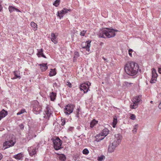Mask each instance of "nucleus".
<instances>
[{"mask_svg": "<svg viewBox=\"0 0 161 161\" xmlns=\"http://www.w3.org/2000/svg\"><path fill=\"white\" fill-rule=\"evenodd\" d=\"M139 69V66L138 64L133 62H128L125 67L126 73L128 75L131 76L136 75Z\"/></svg>", "mask_w": 161, "mask_h": 161, "instance_id": "f257e3e1", "label": "nucleus"}, {"mask_svg": "<svg viewBox=\"0 0 161 161\" xmlns=\"http://www.w3.org/2000/svg\"><path fill=\"white\" fill-rule=\"evenodd\" d=\"M122 136L120 134H115L114 137L110 141L108 149V151L109 153L114 152L116 147L120 144L122 140Z\"/></svg>", "mask_w": 161, "mask_h": 161, "instance_id": "f03ea898", "label": "nucleus"}, {"mask_svg": "<svg viewBox=\"0 0 161 161\" xmlns=\"http://www.w3.org/2000/svg\"><path fill=\"white\" fill-rule=\"evenodd\" d=\"M106 31L104 33L105 36L108 38L114 36L115 35V32L118 31L117 30L112 29L106 28Z\"/></svg>", "mask_w": 161, "mask_h": 161, "instance_id": "7ed1b4c3", "label": "nucleus"}, {"mask_svg": "<svg viewBox=\"0 0 161 161\" xmlns=\"http://www.w3.org/2000/svg\"><path fill=\"white\" fill-rule=\"evenodd\" d=\"M33 110L34 112L36 114L40 113L42 110V108L38 105V103L37 101H34L33 102Z\"/></svg>", "mask_w": 161, "mask_h": 161, "instance_id": "20e7f679", "label": "nucleus"}, {"mask_svg": "<svg viewBox=\"0 0 161 161\" xmlns=\"http://www.w3.org/2000/svg\"><path fill=\"white\" fill-rule=\"evenodd\" d=\"M62 142L59 138H57L53 141L54 147L56 150H58L61 148Z\"/></svg>", "mask_w": 161, "mask_h": 161, "instance_id": "39448f33", "label": "nucleus"}, {"mask_svg": "<svg viewBox=\"0 0 161 161\" xmlns=\"http://www.w3.org/2000/svg\"><path fill=\"white\" fill-rule=\"evenodd\" d=\"M74 106L72 104H68L65 108V113L66 114H69L73 110Z\"/></svg>", "mask_w": 161, "mask_h": 161, "instance_id": "423d86ee", "label": "nucleus"}, {"mask_svg": "<svg viewBox=\"0 0 161 161\" xmlns=\"http://www.w3.org/2000/svg\"><path fill=\"white\" fill-rule=\"evenodd\" d=\"M70 9H68L66 8H64L62 10L58 12V16L60 19H61L63 15L68 13V11H70Z\"/></svg>", "mask_w": 161, "mask_h": 161, "instance_id": "0eeeda50", "label": "nucleus"}, {"mask_svg": "<svg viewBox=\"0 0 161 161\" xmlns=\"http://www.w3.org/2000/svg\"><path fill=\"white\" fill-rule=\"evenodd\" d=\"M52 111L49 107H47L45 111V114L43 116L44 118H46L47 119H48L50 116L51 114Z\"/></svg>", "mask_w": 161, "mask_h": 161, "instance_id": "6e6552de", "label": "nucleus"}, {"mask_svg": "<svg viewBox=\"0 0 161 161\" xmlns=\"http://www.w3.org/2000/svg\"><path fill=\"white\" fill-rule=\"evenodd\" d=\"M57 33H51V36L50 37V38L51 39V41L55 44H56L57 43Z\"/></svg>", "mask_w": 161, "mask_h": 161, "instance_id": "1a4fd4ad", "label": "nucleus"}, {"mask_svg": "<svg viewBox=\"0 0 161 161\" xmlns=\"http://www.w3.org/2000/svg\"><path fill=\"white\" fill-rule=\"evenodd\" d=\"M28 150L31 156H32L36 154V149L33 147H29L28 148Z\"/></svg>", "mask_w": 161, "mask_h": 161, "instance_id": "9d476101", "label": "nucleus"}, {"mask_svg": "<svg viewBox=\"0 0 161 161\" xmlns=\"http://www.w3.org/2000/svg\"><path fill=\"white\" fill-rule=\"evenodd\" d=\"M80 88L81 91H83L84 93L87 92L89 90V89L87 88V86H86V83H84L80 85Z\"/></svg>", "mask_w": 161, "mask_h": 161, "instance_id": "9b49d317", "label": "nucleus"}, {"mask_svg": "<svg viewBox=\"0 0 161 161\" xmlns=\"http://www.w3.org/2000/svg\"><path fill=\"white\" fill-rule=\"evenodd\" d=\"M8 114V112L4 109H3L0 112V120L3 118L4 117Z\"/></svg>", "mask_w": 161, "mask_h": 161, "instance_id": "f8f14e48", "label": "nucleus"}, {"mask_svg": "<svg viewBox=\"0 0 161 161\" xmlns=\"http://www.w3.org/2000/svg\"><path fill=\"white\" fill-rule=\"evenodd\" d=\"M47 64H39L40 68L42 71H44L47 69Z\"/></svg>", "mask_w": 161, "mask_h": 161, "instance_id": "ddd939ff", "label": "nucleus"}, {"mask_svg": "<svg viewBox=\"0 0 161 161\" xmlns=\"http://www.w3.org/2000/svg\"><path fill=\"white\" fill-rule=\"evenodd\" d=\"M105 31H106V30L99 31L98 34L99 37H100L105 38L106 36H105V34H104V33Z\"/></svg>", "mask_w": 161, "mask_h": 161, "instance_id": "4468645a", "label": "nucleus"}, {"mask_svg": "<svg viewBox=\"0 0 161 161\" xmlns=\"http://www.w3.org/2000/svg\"><path fill=\"white\" fill-rule=\"evenodd\" d=\"M8 9L10 13H11L15 10L17 12H20V11L19 9L12 6H9L8 7Z\"/></svg>", "mask_w": 161, "mask_h": 161, "instance_id": "2eb2a0df", "label": "nucleus"}, {"mask_svg": "<svg viewBox=\"0 0 161 161\" xmlns=\"http://www.w3.org/2000/svg\"><path fill=\"white\" fill-rule=\"evenodd\" d=\"M108 129H106L103 130L102 133L100 134L102 136H106L108 134Z\"/></svg>", "mask_w": 161, "mask_h": 161, "instance_id": "dca6fc26", "label": "nucleus"}, {"mask_svg": "<svg viewBox=\"0 0 161 161\" xmlns=\"http://www.w3.org/2000/svg\"><path fill=\"white\" fill-rule=\"evenodd\" d=\"M141 96V95H139L138 96L136 97H134L132 100V102H136V103H138L141 100L140 97Z\"/></svg>", "mask_w": 161, "mask_h": 161, "instance_id": "f3484780", "label": "nucleus"}, {"mask_svg": "<svg viewBox=\"0 0 161 161\" xmlns=\"http://www.w3.org/2000/svg\"><path fill=\"white\" fill-rule=\"evenodd\" d=\"M56 96V93L53 92L51 93L50 97L51 101H53L55 99Z\"/></svg>", "mask_w": 161, "mask_h": 161, "instance_id": "a211bd4d", "label": "nucleus"}, {"mask_svg": "<svg viewBox=\"0 0 161 161\" xmlns=\"http://www.w3.org/2000/svg\"><path fill=\"white\" fill-rule=\"evenodd\" d=\"M104 137H105L104 136L103 137H102V136H101L100 134L97 135L96 137V141L97 142H99L101 140H103Z\"/></svg>", "mask_w": 161, "mask_h": 161, "instance_id": "6ab92c4d", "label": "nucleus"}, {"mask_svg": "<svg viewBox=\"0 0 161 161\" xmlns=\"http://www.w3.org/2000/svg\"><path fill=\"white\" fill-rule=\"evenodd\" d=\"M152 72V76L157 78L158 76V75L156 72V69L154 68H153Z\"/></svg>", "mask_w": 161, "mask_h": 161, "instance_id": "aec40b11", "label": "nucleus"}, {"mask_svg": "<svg viewBox=\"0 0 161 161\" xmlns=\"http://www.w3.org/2000/svg\"><path fill=\"white\" fill-rule=\"evenodd\" d=\"M22 155L21 153H19L14 156L13 157L16 159L20 160L22 157Z\"/></svg>", "mask_w": 161, "mask_h": 161, "instance_id": "412c9836", "label": "nucleus"}, {"mask_svg": "<svg viewBox=\"0 0 161 161\" xmlns=\"http://www.w3.org/2000/svg\"><path fill=\"white\" fill-rule=\"evenodd\" d=\"M133 104H132L130 105V108L131 109H135L138 107V103L136 102H132Z\"/></svg>", "mask_w": 161, "mask_h": 161, "instance_id": "4be33fe9", "label": "nucleus"}, {"mask_svg": "<svg viewBox=\"0 0 161 161\" xmlns=\"http://www.w3.org/2000/svg\"><path fill=\"white\" fill-rule=\"evenodd\" d=\"M59 158L61 161H65L66 160V157L64 154H60L59 156Z\"/></svg>", "mask_w": 161, "mask_h": 161, "instance_id": "5701e85b", "label": "nucleus"}, {"mask_svg": "<svg viewBox=\"0 0 161 161\" xmlns=\"http://www.w3.org/2000/svg\"><path fill=\"white\" fill-rule=\"evenodd\" d=\"M91 41L88 42L87 41V43L85 45V46L83 48L86 49V51H89V48L90 47L91 44L90 43Z\"/></svg>", "mask_w": 161, "mask_h": 161, "instance_id": "b1692460", "label": "nucleus"}, {"mask_svg": "<svg viewBox=\"0 0 161 161\" xmlns=\"http://www.w3.org/2000/svg\"><path fill=\"white\" fill-rule=\"evenodd\" d=\"M56 74V72L55 71V69H51L49 74V75L50 76H52L55 75Z\"/></svg>", "mask_w": 161, "mask_h": 161, "instance_id": "393cba45", "label": "nucleus"}, {"mask_svg": "<svg viewBox=\"0 0 161 161\" xmlns=\"http://www.w3.org/2000/svg\"><path fill=\"white\" fill-rule=\"evenodd\" d=\"M97 123V121L95 119H93L90 123V127L91 128L93 127Z\"/></svg>", "mask_w": 161, "mask_h": 161, "instance_id": "a878e982", "label": "nucleus"}, {"mask_svg": "<svg viewBox=\"0 0 161 161\" xmlns=\"http://www.w3.org/2000/svg\"><path fill=\"white\" fill-rule=\"evenodd\" d=\"M31 26L33 28V30L35 31L37 30V25L34 22H32L31 23Z\"/></svg>", "mask_w": 161, "mask_h": 161, "instance_id": "bb28decb", "label": "nucleus"}, {"mask_svg": "<svg viewBox=\"0 0 161 161\" xmlns=\"http://www.w3.org/2000/svg\"><path fill=\"white\" fill-rule=\"evenodd\" d=\"M43 50L42 49H41L39 50H38V53H37V54L38 56V57H40L43 54Z\"/></svg>", "mask_w": 161, "mask_h": 161, "instance_id": "cd10ccee", "label": "nucleus"}, {"mask_svg": "<svg viewBox=\"0 0 161 161\" xmlns=\"http://www.w3.org/2000/svg\"><path fill=\"white\" fill-rule=\"evenodd\" d=\"M117 119L116 118H114V120L113 121V127L114 128L115 127V125H116L117 123Z\"/></svg>", "mask_w": 161, "mask_h": 161, "instance_id": "c85d7f7f", "label": "nucleus"}, {"mask_svg": "<svg viewBox=\"0 0 161 161\" xmlns=\"http://www.w3.org/2000/svg\"><path fill=\"white\" fill-rule=\"evenodd\" d=\"M60 1V0H56L53 3V5L56 7H57L59 5Z\"/></svg>", "mask_w": 161, "mask_h": 161, "instance_id": "c756f323", "label": "nucleus"}, {"mask_svg": "<svg viewBox=\"0 0 161 161\" xmlns=\"http://www.w3.org/2000/svg\"><path fill=\"white\" fill-rule=\"evenodd\" d=\"M10 142L8 141H7L4 143V146H7V147H5L6 148H8L11 146V145L9 144Z\"/></svg>", "mask_w": 161, "mask_h": 161, "instance_id": "7c9ffc66", "label": "nucleus"}, {"mask_svg": "<svg viewBox=\"0 0 161 161\" xmlns=\"http://www.w3.org/2000/svg\"><path fill=\"white\" fill-rule=\"evenodd\" d=\"M82 153L83 154L87 155L89 153V151L87 149L85 148L83 150Z\"/></svg>", "mask_w": 161, "mask_h": 161, "instance_id": "2f4dec72", "label": "nucleus"}, {"mask_svg": "<svg viewBox=\"0 0 161 161\" xmlns=\"http://www.w3.org/2000/svg\"><path fill=\"white\" fill-rule=\"evenodd\" d=\"M157 78H154L152 76L151 80L150 81V82L151 83H154L156 81Z\"/></svg>", "mask_w": 161, "mask_h": 161, "instance_id": "473e14b6", "label": "nucleus"}, {"mask_svg": "<svg viewBox=\"0 0 161 161\" xmlns=\"http://www.w3.org/2000/svg\"><path fill=\"white\" fill-rule=\"evenodd\" d=\"M125 84L126 86L128 87H130L132 86V85L133 84V83H129L127 82H125Z\"/></svg>", "mask_w": 161, "mask_h": 161, "instance_id": "72a5a7b5", "label": "nucleus"}, {"mask_svg": "<svg viewBox=\"0 0 161 161\" xmlns=\"http://www.w3.org/2000/svg\"><path fill=\"white\" fill-rule=\"evenodd\" d=\"M138 126V125H135L134 127V128L133 130L132 131L134 133H135L136 132L137 130V128Z\"/></svg>", "mask_w": 161, "mask_h": 161, "instance_id": "f704fd0d", "label": "nucleus"}, {"mask_svg": "<svg viewBox=\"0 0 161 161\" xmlns=\"http://www.w3.org/2000/svg\"><path fill=\"white\" fill-rule=\"evenodd\" d=\"M14 75L15 76V77H16V78H18L19 79H20V77L18 75V71H14Z\"/></svg>", "mask_w": 161, "mask_h": 161, "instance_id": "c9c22d12", "label": "nucleus"}, {"mask_svg": "<svg viewBox=\"0 0 161 161\" xmlns=\"http://www.w3.org/2000/svg\"><path fill=\"white\" fill-rule=\"evenodd\" d=\"M25 109H22L21 110H20L19 112H18L17 114V115H20L21 114H22L23 113H24V112H25Z\"/></svg>", "mask_w": 161, "mask_h": 161, "instance_id": "e433bc0d", "label": "nucleus"}, {"mask_svg": "<svg viewBox=\"0 0 161 161\" xmlns=\"http://www.w3.org/2000/svg\"><path fill=\"white\" fill-rule=\"evenodd\" d=\"M104 157H105L103 155L101 156L100 157H98L97 160L98 161H101L103 160V158Z\"/></svg>", "mask_w": 161, "mask_h": 161, "instance_id": "4c0bfd02", "label": "nucleus"}, {"mask_svg": "<svg viewBox=\"0 0 161 161\" xmlns=\"http://www.w3.org/2000/svg\"><path fill=\"white\" fill-rule=\"evenodd\" d=\"M130 118L131 119L135 120L136 119V116L134 114H131L130 115Z\"/></svg>", "mask_w": 161, "mask_h": 161, "instance_id": "58836bf2", "label": "nucleus"}, {"mask_svg": "<svg viewBox=\"0 0 161 161\" xmlns=\"http://www.w3.org/2000/svg\"><path fill=\"white\" fill-rule=\"evenodd\" d=\"M133 50L132 49H130L128 50L129 54V55L131 57H132V54L131 53L132 52H133Z\"/></svg>", "mask_w": 161, "mask_h": 161, "instance_id": "ea45409f", "label": "nucleus"}, {"mask_svg": "<svg viewBox=\"0 0 161 161\" xmlns=\"http://www.w3.org/2000/svg\"><path fill=\"white\" fill-rule=\"evenodd\" d=\"M86 31L83 30L80 33V35L81 36H84L85 35V34H86Z\"/></svg>", "mask_w": 161, "mask_h": 161, "instance_id": "a19ab883", "label": "nucleus"}, {"mask_svg": "<svg viewBox=\"0 0 161 161\" xmlns=\"http://www.w3.org/2000/svg\"><path fill=\"white\" fill-rule=\"evenodd\" d=\"M79 56V53L77 52H75V56L74 58H77Z\"/></svg>", "mask_w": 161, "mask_h": 161, "instance_id": "79ce46f5", "label": "nucleus"}, {"mask_svg": "<svg viewBox=\"0 0 161 161\" xmlns=\"http://www.w3.org/2000/svg\"><path fill=\"white\" fill-rule=\"evenodd\" d=\"M8 142H10L9 144L11 145V146H12L14 144L15 142L12 140H10L8 141Z\"/></svg>", "mask_w": 161, "mask_h": 161, "instance_id": "37998d69", "label": "nucleus"}, {"mask_svg": "<svg viewBox=\"0 0 161 161\" xmlns=\"http://www.w3.org/2000/svg\"><path fill=\"white\" fill-rule=\"evenodd\" d=\"M61 120L62 122L61 125H64L65 123V119H61Z\"/></svg>", "mask_w": 161, "mask_h": 161, "instance_id": "c03bdc74", "label": "nucleus"}, {"mask_svg": "<svg viewBox=\"0 0 161 161\" xmlns=\"http://www.w3.org/2000/svg\"><path fill=\"white\" fill-rule=\"evenodd\" d=\"M86 85H87V87H88V89H89V86L91 85V83L89 82H86Z\"/></svg>", "mask_w": 161, "mask_h": 161, "instance_id": "a18cd8bd", "label": "nucleus"}, {"mask_svg": "<svg viewBox=\"0 0 161 161\" xmlns=\"http://www.w3.org/2000/svg\"><path fill=\"white\" fill-rule=\"evenodd\" d=\"M67 85L69 87H71L72 86V85L69 82L67 81Z\"/></svg>", "mask_w": 161, "mask_h": 161, "instance_id": "49530a36", "label": "nucleus"}, {"mask_svg": "<svg viewBox=\"0 0 161 161\" xmlns=\"http://www.w3.org/2000/svg\"><path fill=\"white\" fill-rule=\"evenodd\" d=\"M77 110H78V111H77V114L76 115V117H79V109L78 108L77 109Z\"/></svg>", "mask_w": 161, "mask_h": 161, "instance_id": "de8ad7c7", "label": "nucleus"}, {"mask_svg": "<svg viewBox=\"0 0 161 161\" xmlns=\"http://www.w3.org/2000/svg\"><path fill=\"white\" fill-rule=\"evenodd\" d=\"M158 71L160 74H161V67L158 68Z\"/></svg>", "mask_w": 161, "mask_h": 161, "instance_id": "09e8293b", "label": "nucleus"}, {"mask_svg": "<svg viewBox=\"0 0 161 161\" xmlns=\"http://www.w3.org/2000/svg\"><path fill=\"white\" fill-rule=\"evenodd\" d=\"M3 158V155H2V154L0 153V160H1L2 158Z\"/></svg>", "mask_w": 161, "mask_h": 161, "instance_id": "8fccbe9b", "label": "nucleus"}, {"mask_svg": "<svg viewBox=\"0 0 161 161\" xmlns=\"http://www.w3.org/2000/svg\"><path fill=\"white\" fill-rule=\"evenodd\" d=\"M2 8H3L2 5L1 4H0V12L1 11Z\"/></svg>", "mask_w": 161, "mask_h": 161, "instance_id": "3c124183", "label": "nucleus"}, {"mask_svg": "<svg viewBox=\"0 0 161 161\" xmlns=\"http://www.w3.org/2000/svg\"><path fill=\"white\" fill-rule=\"evenodd\" d=\"M158 107L159 108H161V102L159 103V104L158 106Z\"/></svg>", "mask_w": 161, "mask_h": 161, "instance_id": "603ef678", "label": "nucleus"}, {"mask_svg": "<svg viewBox=\"0 0 161 161\" xmlns=\"http://www.w3.org/2000/svg\"><path fill=\"white\" fill-rule=\"evenodd\" d=\"M42 57H43V58H46V56L43 54H42V55L41 56Z\"/></svg>", "mask_w": 161, "mask_h": 161, "instance_id": "864d4df0", "label": "nucleus"}, {"mask_svg": "<svg viewBox=\"0 0 161 161\" xmlns=\"http://www.w3.org/2000/svg\"><path fill=\"white\" fill-rule=\"evenodd\" d=\"M20 126H21V127H22V129H23V128H24V126H23V125H20ZM21 129H22V128H21Z\"/></svg>", "mask_w": 161, "mask_h": 161, "instance_id": "5fc2aeb1", "label": "nucleus"}, {"mask_svg": "<svg viewBox=\"0 0 161 161\" xmlns=\"http://www.w3.org/2000/svg\"><path fill=\"white\" fill-rule=\"evenodd\" d=\"M16 78V77L15 76V77H14L13 78H12V79H16V78Z\"/></svg>", "mask_w": 161, "mask_h": 161, "instance_id": "6e6d98bb", "label": "nucleus"}, {"mask_svg": "<svg viewBox=\"0 0 161 161\" xmlns=\"http://www.w3.org/2000/svg\"><path fill=\"white\" fill-rule=\"evenodd\" d=\"M103 44V42H101V43H100V45H102Z\"/></svg>", "mask_w": 161, "mask_h": 161, "instance_id": "4d7b16f0", "label": "nucleus"}, {"mask_svg": "<svg viewBox=\"0 0 161 161\" xmlns=\"http://www.w3.org/2000/svg\"><path fill=\"white\" fill-rule=\"evenodd\" d=\"M103 59H104V60H106V59L104 58L103 57Z\"/></svg>", "mask_w": 161, "mask_h": 161, "instance_id": "13d9d810", "label": "nucleus"}, {"mask_svg": "<svg viewBox=\"0 0 161 161\" xmlns=\"http://www.w3.org/2000/svg\"><path fill=\"white\" fill-rule=\"evenodd\" d=\"M151 103H153V101H151V102H150Z\"/></svg>", "mask_w": 161, "mask_h": 161, "instance_id": "bf43d9fd", "label": "nucleus"}]
</instances>
